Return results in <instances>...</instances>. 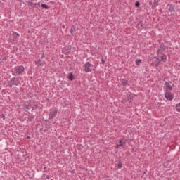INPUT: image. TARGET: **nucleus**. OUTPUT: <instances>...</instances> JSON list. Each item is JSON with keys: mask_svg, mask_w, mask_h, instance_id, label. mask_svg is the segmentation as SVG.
<instances>
[{"mask_svg": "<svg viewBox=\"0 0 180 180\" xmlns=\"http://www.w3.org/2000/svg\"><path fill=\"white\" fill-rule=\"evenodd\" d=\"M14 70V75H20L23 71H25V67L20 65V66H15L13 68Z\"/></svg>", "mask_w": 180, "mask_h": 180, "instance_id": "1", "label": "nucleus"}, {"mask_svg": "<svg viewBox=\"0 0 180 180\" xmlns=\"http://www.w3.org/2000/svg\"><path fill=\"white\" fill-rule=\"evenodd\" d=\"M165 98L167 99V101H172V99L174 98V95L172 94V92H171V91L166 90L165 92Z\"/></svg>", "mask_w": 180, "mask_h": 180, "instance_id": "2", "label": "nucleus"}, {"mask_svg": "<svg viewBox=\"0 0 180 180\" xmlns=\"http://www.w3.org/2000/svg\"><path fill=\"white\" fill-rule=\"evenodd\" d=\"M94 69V65L89 62H86L84 65V71L85 72H91Z\"/></svg>", "mask_w": 180, "mask_h": 180, "instance_id": "3", "label": "nucleus"}, {"mask_svg": "<svg viewBox=\"0 0 180 180\" xmlns=\"http://www.w3.org/2000/svg\"><path fill=\"white\" fill-rule=\"evenodd\" d=\"M57 115V110L50 112L49 113V119H53L54 116Z\"/></svg>", "mask_w": 180, "mask_h": 180, "instance_id": "4", "label": "nucleus"}, {"mask_svg": "<svg viewBox=\"0 0 180 180\" xmlns=\"http://www.w3.org/2000/svg\"><path fill=\"white\" fill-rule=\"evenodd\" d=\"M167 91H172V86H171V84L169 82H166L165 84Z\"/></svg>", "mask_w": 180, "mask_h": 180, "instance_id": "5", "label": "nucleus"}, {"mask_svg": "<svg viewBox=\"0 0 180 180\" xmlns=\"http://www.w3.org/2000/svg\"><path fill=\"white\" fill-rule=\"evenodd\" d=\"M68 78L70 79V81H74L75 77H74V74L72 72H70L68 75Z\"/></svg>", "mask_w": 180, "mask_h": 180, "instance_id": "6", "label": "nucleus"}, {"mask_svg": "<svg viewBox=\"0 0 180 180\" xmlns=\"http://www.w3.org/2000/svg\"><path fill=\"white\" fill-rule=\"evenodd\" d=\"M13 36L14 37V39H15V40H18L19 39V37H20V35L18 33V32H13Z\"/></svg>", "mask_w": 180, "mask_h": 180, "instance_id": "7", "label": "nucleus"}, {"mask_svg": "<svg viewBox=\"0 0 180 180\" xmlns=\"http://www.w3.org/2000/svg\"><path fill=\"white\" fill-rule=\"evenodd\" d=\"M120 147H123V143L122 142V139L119 140V143L116 146L117 148H119Z\"/></svg>", "mask_w": 180, "mask_h": 180, "instance_id": "8", "label": "nucleus"}, {"mask_svg": "<svg viewBox=\"0 0 180 180\" xmlns=\"http://www.w3.org/2000/svg\"><path fill=\"white\" fill-rule=\"evenodd\" d=\"M150 4H153V6H157L158 5V3L157 2V0H150Z\"/></svg>", "mask_w": 180, "mask_h": 180, "instance_id": "9", "label": "nucleus"}, {"mask_svg": "<svg viewBox=\"0 0 180 180\" xmlns=\"http://www.w3.org/2000/svg\"><path fill=\"white\" fill-rule=\"evenodd\" d=\"M160 60H161V61H165V60H167V55H165V54H163V55H162L161 56H160Z\"/></svg>", "mask_w": 180, "mask_h": 180, "instance_id": "10", "label": "nucleus"}, {"mask_svg": "<svg viewBox=\"0 0 180 180\" xmlns=\"http://www.w3.org/2000/svg\"><path fill=\"white\" fill-rule=\"evenodd\" d=\"M128 82H129L127 80H123L122 82V84L123 86H126V85H127Z\"/></svg>", "mask_w": 180, "mask_h": 180, "instance_id": "11", "label": "nucleus"}, {"mask_svg": "<svg viewBox=\"0 0 180 180\" xmlns=\"http://www.w3.org/2000/svg\"><path fill=\"white\" fill-rule=\"evenodd\" d=\"M176 110L177 112H180V103L179 104H176Z\"/></svg>", "mask_w": 180, "mask_h": 180, "instance_id": "12", "label": "nucleus"}, {"mask_svg": "<svg viewBox=\"0 0 180 180\" xmlns=\"http://www.w3.org/2000/svg\"><path fill=\"white\" fill-rule=\"evenodd\" d=\"M41 8L44 9H49V6L46 4H41Z\"/></svg>", "mask_w": 180, "mask_h": 180, "instance_id": "13", "label": "nucleus"}, {"mask_svg": "<svg viewBox=\"0 0 180 180\" xmlns=\"http://www.w3.org/2000/svg\"><path fill=\"white\" fill-rule=\"evenodd\" d=\"M140 63H141V59H136V65H140Z\"/></svg>", "mask_w": 180, "mask_h": 180, "instance_id": "14", "label": "nucleus"}, {"mask_svg": "<svg viewBox=\"0 0 180 180\" xmlns=\"http://www.w3.org/2000/svg\"><path fill=\"white\" fill-rule=\"evenodd\" d=\"M122 163H118V165H117V167L120 169H122Z\"/></svg>", "mask_w": 180, "mask_h": 180, "instance_id": "15", "label": "nucleus"}, {"mask_svg": "<svg viewBox=\"0 0 180 180\" xmlns=\"http://www.w3.org/2000/svg\"><path fill=\"white\" fill-rule=\"evenodd\" d=\"M135 5L137 6V8H139V7L140 6V2L136 1V2L135 3Z\"/></svg>", "mask_w": 180, "mask_h": 180, "instance_id": "16", "label": "nucleus"}, {"mask_svg": "<svg viewBox=\"0 0 180 180\" xmlns=\"http://www.w3.org/2000/svg\"><path fill=\"white\" fill-rule=\"evenodd\" d=\"M169 12H175V11L174 10V8H171L169 9Z\"/></svg>", "mask_w": 180, "mask_h": 180, "instance_id": "17", "label": "nucleus"}, {"mask_svg": "<svg viewBox=\"0 0 180 180\" xmlns=\"http://www.w3.org/2000/svg\"><path fill=\"white\" fill-rule=\"evenodd\" d=\"M13 85H15V86H18V85H19V82H14V83H13Z\"/></svg>", "mask_w": 180, "mask_h": 180, "instance_id": "18", "label": "nucleus"}, {"mask_svg": "<svg viewBox=\"0 0 180 180\" xmlns=\"http://www.w3.org/2000/svg\"><path fill=\"white\" fill-rule=\"evenodd\" d=\"M101 63L102 64H105V60H103V58L101 59Z\"/></svg>", "mask_w": 180, "mask_h": 180, "instance_id": "19", "label": "nucleus"}, {"mask_svg": "<svg viewBox=\"0 0 180 180\" xmlns=\"http://www.w3.org/2000/svg\"><path fill=\"white\" fill-rule=\"evenodd\" d=\"M160 65V62L156 64V67H158Z\"/></svg>", "mask_w": 180, "mask_h": 180, "instance_id": "20", "label": "nucleus"}, {"mask_svg": "<svg viewBox=\"0 0 180 180\" xmlns=\"http://www.w3.org/2000/svg\"><path fill=\"white\" fill-rule=\"evenodd\" d=\"M158 54H160V50L158 51Z\"/></svg>", "mask_w": 180, "mask_h": 180, "instance_id": "21", "label": "nucleus"}, {"mask_svg": "<svg viewBox=\"0 0 180 180\" xmlns=\"http://www.w3.org/2000/svg\"><path fill=\"white\" fill-rule=\"evenodd\" d=\"M15 79H16V78H13V79H12V81H15Z\"/></svg>", "mask_w": 180, "mask_h": 180, "instance_id": "22", "label": "nucleus"}, {"mask_svg": "<svg viewBox=\"0 0 180 180\" xmlns=\"http://www.w3.org/2000/svg\"><path fill=\"white\" fill-rule=\"evenodd\" d=\"M4 119H5V115H3Z\"/></svg>", "mask_w": 180, "mask_h": 180, "instance_id": "23", "label": "nucleus"}]
</instances>
